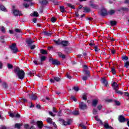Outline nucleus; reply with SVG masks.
Returning a JSON list of instances; mask_svg holds the SVG:
<instances>
[{
    "label": "nucleus",
    "instance_id": "f257e3e1",
    "mask_svg": "<svg viewBox=\"0 0 129 129\" xmlns=\"http://www.w3.org/2000/svg\"><path fill=\"white\" fill-rule=\"evenodd\" d=\"M14 73L18 76L19 79L23 80L25 78V72L23 70H21L20 68L17 67L15 69Z\"/></svg>",
    "mask_w": 129,
    "mask_h": 129
},
{
    "label": "nucleus",
    "instance_id": "f03ea898",
    "mask_svg": "<svg viewBox=\"0 0 129 129\" xmlns=\"http://www.w3.org/2000/svg\"><path fill=\"white\" fill-rule=\"evenodd\" d=\"M59 121L61 122L62 125H70L72 122V119H68L66 121L63 119H59Z\"/></svg>",
    "mask_w": 129,
    "mask_h": 129
},
{
    "label": "nucleus",
    "instance_id": "7ed1b4c3",
    "mask_svg": "<svg viewBox=\"0 0 129 129\" xmlns=\"http://www.w3.org/2000/svg\"><path fill=\"white\" fill-rule=\"evenodd\" d=\"M10 49H11V51H13V53L14 54L19 52V49H18V47H17L16 43H13L11 45H10Z\"/></svg>",
    "mask_w": 129,
    "mask_h": 129
},
{
    "label": "nucleus",
    "instance_id": "20e7f679",
    "mask_svg": "<svg viewBox=\"0 0 129 129\" xmlns=\"http://www.w3.org/2000/svg\"><path fill=\"white\" fill-rule=\"evenodd\" d=\"M49 62H51L52 65H56V66H59V65H61V62L60 61H58V59H54L52 57L49 58Z\"/></svg>",
    "mask_w": 129,
    "mask_h": 129
},
{
    "label": "nucleus",
    "instance_id": "39448f33",
    "mask_svg": "<svg viewBox=\"0 0 129 129\" xmlns=\"http://www.w3.org/2000/svg\"><path fill=\"white\" fill-rule=\"evenodd\" d=\"M79 108L81 110H85V109H87V105L83 102H80L79 103Z\"/></svg>",
    "mask_w": 129,
    "mask_h": 129
},
{
    "label": "nucleus",
    "instance_id": "423d86ee",
    "mask_svg": "<svg viewBox=\"0 0 129 129\" xmlns=\"http://www.w3.org/2000/svg\"><path fill=\"white\" fill-rule=\"evenodd\" d=\"M100 15L101 16V17H105L108 15V12L106 9L103 8L101 9L100 11Z\"/></svg>",
    "mask_w": 129,
    "mask_h": 129
},
{
    "label": "nucleus",
    "instance_id": "0eeeda50",
    "mask_svg": "<svg viewBox=\"0 0 129 129\" xmlns=\"http://www.w3.org/2000/svg\"><path fill=\"white\" fill-rule=\"evenodd\" d=\"M118 120L120 122H124V121H127L128 119H126L122 115H120L118 117Z\"/></svg>",
    "mask_w": 129,
    "mask_h": 129
},
{
    "label": "nucleus",
    "instance_id": "6e6552de",
    "mask_svg": "<svg viewBox=\"0 0 129 129\" xmlns=\"http://www.w3.org/2000/svg\"><path fill=\"white\" fill-rule=\"evenodd\" d=\"M36 124L38 128L40 129L43 128V126H44V122L42 121L39 120L36 122Z\"/></svg>",
    "mask_w": 129,
    "mask_h": 129
},
{
    "label": "nucleus",
    "instance_id": "1a4fd4ad",
    "mask_svg": "<svg viewBox=\"0 0 129 129\" xmlns=\"http://www.w3.org/2000/svg\"><path fill=\"white\" fill-rule=\"evenodd\" d=\"M13 14H14V16H19L20 17H21V16L23 15V14H22V12H20V10H14Z\"/></svg>",
    "mask_w": 129,
    "mask_h": 129
},
{
    "label": "nucleus",
    "instance_id": "9d476101",
    "mask_svg": "<svg viewBox=\"0 0 129 129\" xmlns=\"http://www.w3.org/2000/svg\"><path fill=\"white\" fill-rule=\"evenodd\" d=\"M28 96L31 100H36L38 98V97L34 94H32L31 95L30 94H28Z\"/></svg>",
    "mask_w": 129,
    "mask_h": 129
},
{
    "label": "nucleus",
    "instance_id": "9b49d317",
    "mask_svg": "<svg viewBox=\"0 0 129 129\" xmlns=\"http://www.w3.org/2000/svg\"><path fill=\"white\" fill-rule=\"evenodd\" d=\"M83 13H86L88 14V13H90L91 12V9L88 7H83Z\"/></svg>",
    "mask_w": 129,
    "mask_h": 129
},
{
    "label": "nucleus",
    "instance_id": "f8f14e48",
    "mask_svg": "<svg viewBox=\"0 0 129 129\" xmlns=\"http://www.w3.org/2000/svg\"><path fill=\"white\" fill-rule=\"evenodd\" d=\"M89 6L92 8V9H98V5L93 4V1H90Z\"/></svg>",
    "mask_w": 129,
    "mask_h": 129
},
{
    "label": "nucleus",
    "instance_id": "ddd939ff",
    "mask_svg": "<svg viewBox=\"0 0 129 129\" xmlns=\"http://www.w3.org/2000/svg\"><path fill=\"white\" fill-rule=\"evenodd\" d=\"M103 125L105 129H112V127L109 125L108 122H104V124L103 123Z\"/></svg>",
    "mask_w": 129,
    "mask_h": 129
},
{
    "label": "nucleus",
    "instance_id": "4468645a",
    "mask_svg": "<svg viewBox=\"0 0 129 129\" xmlns=\"http://www.w3.org/2000/svg\"><path fill=\"white\" fill-rule=\"evenodd\" d=\"M61 45L62 47H67V46H69V41L67 40H62L61 41Z\"/></svg>",
    "mask_w": 129,
    "mask_h": 129
},
{
    "label": "nucleus",
    "instance_id": "2eb2a0df",
    "mask_svg": "<svg viewBox=\"0 0 129 129\" xmlns=\"http://www.w3.org/2000/svg\"><path fill=\"white\" fill-rule=\"evenodd\" d=\"M112 87H113L114 90H117V89H119L118 88V85H117V83H116L115 82H113V83L111 84Z\"/></svg>",
    "mask_w": 129,
    "mask_h": 129
},
{
    "label": "nucleus",
    "instance_id": "dca6fc26",
    "mask_svg": "<svg viewBox=\"0 0 129 129\" xmlns=\"http://www.w3.org/2000/svg\"><path fill=\"white\" fill-rule=\"evenodd\" d=\"M128 12L129 9L127 7H121L119 9L117 10V12Z\"/></svg>",
    "mask_w": 129,
    "mask_h": 129
},
{
    "label": "nucleus",
    "instance_id": "f3484780",
    "mask_svg": "<svg viewBox=\"0 0 129 129\" xmlns=\"http://www.w3.org/2000/svg\"><path fill=\"white\" fill-rule=\"evenodd\" d=\"M40 62L39 64L40 65H43V62H44V61H46V59H47V57L44 55L43 56H41L40 57Z\"/></svg>",
    "mask_w": 129,
    "mask_h": 129
},
{
    "label": "nucleus",
    "instance_id": "a211bd4d",
    "mask_svg": "<svg viewBox=\"0 0 129 129\" xmlns=\"http://www.w3.org/2000/svg\"><path fill=\"white\" fill-rule=\"evenodd\" d=\"M98 103V100H97V99H94L92 101V106H94V107H96Z\"/></svg>",
    "mask_w": 129,
    "mask_h": 129
},
{
    "label": "nucleus",
    "instance_id": "6ab92c4d",
    "mask_svg": "<svg viewBox=\"0 0 129 129\" xmlns=\"http://www.w3.org/2000/svg\"><path fill=\"white\" fill-rule=\"evenodd\" d=\"M26 43L29 46H31L33 43H35V41L33 40L32 39H28L26 40Z\"/></svg>",
    "mask_w": 129,
    "mask_h": 129
},
{
    "label": "nucleus",
    "instance_id": "aec40b11",
    "mask_svg": "<svg viewBox=\"0 0 129 129\" xmlns=\"http://www.w3.org/2000/svg\"><path fill=\"white\" fill-rule=\"evenodd\" d=\"M0 11H2V12H7L8 10L5 6L0 4Z\"/></svg>",
    "mask_w": 129,
    "mask_h": 129
},
{
    "label": "nucleus",
    "instance_id": "412c9836",
    "mask_svg": "<svg viewBox=\"0 0 129 129\" xmlns=\"http://www.w3.org/2000/svg\"><path fill=\"white\" fill-rule=\"evenodd\" d=\"M95 119L96 121H99L100 124L103 125V122L100 119L98 118V115H96L95 116Z\"/></svg>",
    "mask_w": 129,
    "mask_h": 129
},
{
    "label": "nucleus",
    "instance_id": "4be33fe9",
    "mask_svg": "<svg viewBox=\"0 0 129 129\" xmlns=\"http://www.w3.org/2000/svg\"><path fill=\"white\" fill-rule=\"evenodd\" d=\"M21 126H23V124L16 123L15 124L14 128H18V129H21Z\"/></svg>",
    "mask_w": 129,
    "mask_h": 129
},
{
    "label": "nucleus",
    "instance_id": "5701e85b",
    "mask_svg": "<svg viewBox=\"0 0 129 129\" xmlns=\"http://www.w3.org/2000/svg\"><path fill=\"white\" fill-rule=\"evenodd\" d=\"M121 60L124 62L127 61L128 60V57L126 55H122Z\"/></svg>",
    "mask_w": 129,
    "mask_h": 129
},
{
    "label": "nucleus",
    "instance_id": "b1692460",
    "mask_svg": "<svg viewBox=\"0 0 129 129\" xmlns=\"http://www.w3.org/2000/svg\"><path fill=\"white\" fill-rule=\"evenodd\" d=\"M40 52L42 55H47V54H48V51L44 49H40Z\"/></svg>",
    "mask_w": 129,
    "mask_h": 129
},
{
    "label": "nucleus",
    "instance_id": "393cba45",
    "mask_svg": "<svg viewBox=\"0 0 129 129\" xmlns=\"http://www.w3.org/2000/svg\"><path fill=\"white\" fill-rule=\"evenodd\" d=\"M53 42H54V43H55L56 45H61V43H62V41H61L60 39H58V40H57L54 39Z\"/></svg>",
    "mask_w": 129,
    "mask_h": 129
},
{
    "label": "nucleus",
    "instance_id": "a878e982",
    "mask_svg": "<svg viewBox=\"0 0 129 129\" xmlns=\"http://www.w3.org/2000/svg\"><path fill=\"white\" fill-rule=\"evenodd\" d=\"M59 11L61 12V13H66V10H65V7L64 6L59 7Z\"/></svg>",
    "mask_w": 129,
    "mask_h": 129
},
{
    "label": "nucleus",
    "instance_id": "bb28decb",
    "mask_svg": "<svg viewBox=\"0 0 129 129\" xmlns=\"http://www.w3.org/2000/svg\"><path fill=\"white\" fill-rule=\"evenodd\" d=\"M102 82L103 84H104V86H107L108 83L107 82V81H106L105 78H103L102 79Z\"/></svg>",
    "mask_w": 129,
    "mask_h": 129
},
{
    "label": "nucleus",
    "instance_id": "cd10ccee",
    "mask_svg": "<svg viewBox=\"0 0 129 129\" xmlns=\"http://www.w3.org/2000/svg\"><path fill=\"white\" fill-rule=\"evenodd\" d=\"M67 6L68 7V8H70L71 9H72L73 10H75V6L72 5V4L70 3H67Z\"/></svg>",
    "mask_w": 129,
    "mask_h": 129
},
{
    "label": "nucleus",
    "instance_id": "c85d7f7f",
    "mask_svg": "<svg viewBox=\"0 0 129 129\" xmlns=\"http://www.w3.org/2000/svg\"><path fill=\"white\" fill-rule=\"evenodd\" d=\"M117 22L116 21H110V25L111 27H113L114 26H116V24Z\"/></svg>",
    "mask_w": 129,
    "mask_h": 129
},
{
    "label": "nucleus",
    "instance_id": "c756f323",
    "mask_svg": "<svg viewBox=\"0 0 129 129\" xmlns=\"http://www.w3.org/2000/svg\"><path fill=\"white\" fill-rule=\"evenodd\" d=\"M54 80L56 82H60L61 81V77H54Z\"/></svg>",
    "mask_w": 129,
    "mask_h": 129
},
{
    "label": "nucleus",
    "instance_id": "7c9ffc66",
    "mask_svg": "<svg viewBox=\"0 0 129 129\" xmlns=\"http://www.w3.org/2000/svg\"><path fill=\"white\" fill-rule=\"evenodd\" d=\"M115 13V11L113 10H110L108 12V15H110V16H112V15H114Z\"/></svg>",
    "mask_w": 129,
    "mask_h": 129
},
{
    "label": "nucleus",
    "instance_id": "2f4dec72",
    "mask_svg": "<svg viewBox=\"0 0 129 129\" xmlns=\"http://www.w3.org/2000/svg\"><path fill=\"white\" fill-rule=\"evenodd\" d=\"M43 34L45 36H47V37H51L52 33L50 32H47V31H44Z\"/></svg>",
    "mask_w": 129,
    "mask_h": 129
},
{
    "label": "nucleus",
    "instance_id": "473e14b6",
    "mask_svg": "<svg viewBox=\"0 0 129 129\" xmlns=\"http://www.w3.org/2000/svg\"><path fill=\"white\" fill-rule=\"evenodd\" d=\"M84 75H87V76H88V77H89V75L90 74V71H88V70H85L84 71Z\"/></svg>",
    "mask_w": 129,
    "mask_h": 129
},
{
    "label": "nucleus",
    "instance_id": "72a5a7b5",
    "mask_svg": "<svg viewBox=\"0 0 129 129\" xmlns=\"http://www.w3.org/2000/svg\"><path fill=\"white\" fill-rule=\"evenodd\" d=\"M35 73H36V72L35 71H30L29 72L27 73L26 74L28 75L29 76H32L33 75L34 76Z\"/></svg>",
    "mask_w": 129,
    "mask_h": 129
},
{
    "label": "nucleus",
    "instance_id": "f704fd0d",
    "mask_svg": "<svg viewBox=\"0 0 129 129\" xmlns=\"http://www.w3.org/2000/svg\"><path fill=\"white\" fill-rule=\"evenodd\" d=\"M46 121L48 123H49V124H52V123H53V122L52 121V118L50 117H48Z\"/></svg>",
    "mask_w": 129,
    "mask_h": 129
},
{
    "label": "nucleus",
    "instance_id": "c9c22d12",
    "mask_svg": "<svg viewBox=\"0 0 129 129\" xmlns=\"http://www.w3.org/2000/svg\"><path fill=\"white\" fill-rule=\"evenodd\" d=\"M115 93L117 94H119L120 95H122V94H123V92L118 90V89L116 90Z\"/></svg>",
    "mask_w": 129,
    "mask_h": 129
},
{
    "label": "nucleus",
    "instance_id": "e433bc0d",
    "mask_svg": "<svg viewBox=\"0 0 129 129\" xmlns=\"http://www.w3.org/2000/svg\"><path fill=\"white\" fill-rule=\"evenodd\" d=\"M30 16H33V17H39V13H38L37 12L35 11L32 15L30 14Z\"/></svg>",
    "mask_w": 129,
    "mask_h": 129
},
{
    "label": "nucleus",
    "instance_id": "4c0bfd02",
    "mask_svg": "<svg viewBox=\"0 0 129 129\" xmlns=\"http://www.w3.org/2000/svg\"><path fill=\"white\" fill-rule=\"evenodd\" d=\"M111 72L113 74V75H115L116 74V72L115 71V69L114 67L111 68Z\"/></svg>",
    "mask_w": 129,
    "mask_h": 129
},
{
    "label": "nucleus",
    "instance_id": "58836bf2",
    "mask_svg": "<svg viewBox=\"0 0 129 129\" xmlns=\"http://www.w3.org/2000/svg\"><path fill=\"white\" fill-rule=\"evenodd\" d=\"M2 86H3V88H5V89H7V88H8V87H9L8 84L6 82H4L2 84Z\"/></svg>",
    "mask_w": 129,
    "mask_h": 129
},
{
    "label": "nucleus",
    "instance_id": "ea45409f",
    "mask_svg": "<svg viewBox=\"0 0 129 129\" xmlns=\"http://www.w3.org/2000/svg\"><path fill=\"white\" fill-rule=\"evenodd\" d=\"M124 67H125V68H128V67H129V61H128L124 62Z\"/></svg>",
    "mask_w": 129,
    "mask_h": 129
},
{
    "label": "nucleus",
    "instance_id": "a19ab883",
    "mask_svg": "<svg viewBox=\"0 0 129 129\" xmlns=\"http://www.w3.org/2000/svg\"><path fill=\"white\" fill-rule=\"evenodd\" d=\"M113 102L115 103V105H117V106H119V105H120V102L118 101H116V100H114Z\"/></svg>",
    "mask_w": 129,
    "mask_h": 129
},
{
    "label": "nucleus",
    "instance_id": "79ce46f5",
    "mask_svg": "<svg viewBox=\"0 0 129 129\" xmlns=\"http://www.w3.org/2000/svg\"><path fill=\"white\" fill-rule=\"evenodd\" d=\"M72 114H74V115H78V114H79V111H77V110L73 111Z\"/></svg>",
    "mask_w": 129,
    "mask_h": 129
},
{
    "label": "nucleus",
    "instance_id": "37998d69",
    "mask_svg": "<svg viewBox=\"0 0 129 129\" xmlns=\"http://www.w3.org/2000/svg\"><path fill=\"white\" fill-rule=\"evenodd\" d=\"M58 56H59V57H61V58H62V59H65V58H66V56L63 54H62V53L59 52L58 53Z\"/></svg>",
    "mask_w": 129,
    "mask_h": 129
},
{
    "label": "nucleus",
    "instance_id": "c03bdc74",
    "mask_svg": "<svg viewBox=\"0 0 129 129\" xmlns=\"http://www.w3.org/2000/svg\"><path fill=\"white\" fill-rule=\"evenodd\" d=\"M7 67H8V69H13V68H14V66H13L11 63H8Z\"/></svg>",
    "mask_w": 129,
    "mask_h": 129
},
{
    "label": "nucleus",
    "instance_id": "a18cd8bd",
    "mask_svg": "<svg viewBox=\"0 0 129 129\" xmlns=\"http://www.w3.org/2000/svg\"><path fill=\"white\" fill-rule=\"evenodd\" d=\"M64 52L67 53V54H69V53H70V50L69 49V48H65L64 49Z\"/></svg>",
    "mask_w": 129,
    "mask_h": 129
},
{
    "label": "nucleus",
    "instance_id": "49530a36",
    "mask_svg": "<svg viewBox=\"0 0 129 129\" xmlns=\"http://www.w3.org/2000/svg\"><path fill=\"white\" fill-rule=\"evenodd\" d=\"M71 99L75 101V102H76V101H77V99H76V98H75V96H71Z\"/></svg>",
    "mask_w": 129,
    "mask_h": 129
},
{
    "label": "nucleus",
    "instance_id": "de8ad7c7",
    "mask_svg": "<svg viewBox=\"0 0 129 129\" xmlns=\"http://www.w3.org/2000/svg\"><path fill=\"white\" fill-rule=\"evenodd\" d=\"M94 48L95 52H99V51L100 50V49L99 48H98V47H97V46H95L94 47Z\"/></svg>",
    "mask_w": 129,
    "mask_h": 129
},
{
    "label": "nucleus",
    "instance_id": "09e8293b",
    "mask_svg": "<svg viewBox=\"0 0 129 129\" xmlns=\"http://www.w3.org/2000/svg\"><path fill=\"white\" fill-rule=\"evenodd\" d=\"M94 41L93 40H91L89 44V46H91V47H92V46H95V44L93 43Z\"/></svg>",
    "mask_w": 129,
    "mask_h": 129
},
{
    "label": "nucleus",
    "instance_id": "8fccbe9b",
    "mask_svg": "<svg viewBox=\"0 0 129 129\" xmlns=\"http://www.w3.org/2000/svg\"><path fill=\"white\" fill-rule=\"evenodd\" d=\"M41 4H42V5H47L48 1H47V0L42 1L41 2Z\"/></svg>",
    "mask_w": 129,
    "mask_h": 129
},
{
    "label": "nucleus",
    "instance_id": "3c124183",
    "mask_svg": "<svg viewBox=\"0 0 129 129\" xmlns=\"http://www.w3.org/2000/svg\"><path fill=\"white\" fill-rule=\"evenodd\" d=\"M56 21H57V19L55 17H52L51 19V21L52 23H55L56 22Z\"/></svg>",
    "mask_w": 129,
    "mask_h": 129
},
{
    "label": "nucleus",
    "instance_id": "603ef678",
    "mask_svg": "<svg viewBox=\"0 0 129 129\" xmlns=\"http://www.w3.org/2000/svg\"><path fill=\"white\" fill-rule=\"evenodd\" d=\"M97 108L98 109V110H101L102 109V105L101 104H99L97 106Z\"/></svg>",
    "mask_w": 129,
    "mask_h": 129
},
{
    "label": "nucleus",
    "instance_id": "864d4df0",
    "mask_svg": "<svg viewBox=\"0 0 129 129\" xmlns=\"http://www.w3.org/2000/svg\"><path fill=\"white\" fill-rule=\"evenodd\" d=\"M80 126H81L82 129H86V126L83 124V123L80 124Z\"/></svg>",
    "mask_w": 129,
    "mask_h": 129
},
{
    "label": "nucleus",
    "instance_id": "5fc2aeb1",
    "mask_svg": "<svg viewBox=\"0 0 129 129\" xmlns=\"http://www.w3.org/2000/svg\"><path fill=\"white\" fill-rule=\"evenodd\" d=\"M88 79V76H84L82 78V80H83L84 81L87 80Z\"/></svg>",
    "mask_w": 129,
    "mask_h": 129
},
{
    "label": "nucleus",
    "instance_id": "6e6d98bb",
    "mask_svg": "<svg viewBox=\"0 0 129 129\" xmlns=\"http://www.w3.org/2000/svg\"><path fill=\"white\" fill-rule=\"evenodd\" d=\"M82 98L83 100H87V95H86V94L83 95Z\"/></svg>",
    "mask_w": 129,
    "mask_h": 129
},
{
    "label": "nucleus",
    "instance_id": "4d7b16f0",
    "mask_svg": "<svg viewBox=\"0 0 129 129\" xmlns=\"http://www.w3.org/2000/svg\"><path fill=\"white\" fill-rule=\"evenodd\" d=\"M15 32L16 33H22V30H21V29L16 28L15 29Z\"/></svg>",
    "mask_w": 129,
    "mask_h": 129
},
{
    "label": "nucleus",
    "instance_id": "13d9d810",
    "mask_svg": "<svg viewBox=\"0 0 129 129\" xmlns=\"http://www.w3.org/2000/svg\"><path fill=\"white\" fill-rule=\"evenodd\" d=\"M27 100L26 99H25V98H22L20 100V102H27Z\"/></svg>",
    "mask_w": 129,
    "mask_h": 129
},
{
    "label": "nucleus",
    "instance_id": "bf43d9fd",
    "mask_svg": "<svg viewBox=\"0 0 129 129\" xmlns=\"http://www.w3.org/2000/svg\"><path fill=\"white\" fill-rule=\"evenodd\" d=\"M24 128L26 129H29V127L30 126V125L29 124H25L24 125Z\"/></svg>",
    "mask_w": 129,
    "mask_h": 129
},
{
    "label": "nucleus",
    "instance_id": "052dcab7",
    "mask_svg": "<svg viewBox=\"0 0 129 129\" xmlns=\"http://www.w3.org/2000/svg\"><path fill=\"white\" fill-rule=\"evenodd\" d=\"M1 31L3 32V33H6V28H5V27L2 26L1 28Z\"/></svg>",
    "mask_w": 129,
    "mask_h": 129
},
{
    "label": "nucleus",
    "instance_id": "680f3d73",
    "mask_svg": "<svg viewBox=\"0 0 129 129\" xmlns=\"http://www.w3.org/2000/svg\"><path fill=\"white\" fill-rule=\"evenodd\" d=\"M58 116H62V110H59L57 113Z\"/></svg>",
    "mask_w": 129,
    "mask_h": 129
},
{
    "label": "nucleus",
    "instance_id": "e2e57ef3",
    "mask_svg": "<svg viewBox=\"0 0 129 129\" xmlns=\"http://www.w3.org/2000/svg\"><path fill=\"white\" fill-rule=\"evenodd\" d=\"M15 114H16V113H10V116L11 117H15Z\"/></svg>",
    "mask_w": 129,
    "mask_h": 129
},
{
    "label": "nucleus",
    "instance_id": "0e129e2a",
    "mask_svg": "<svg viewBox=\"0 0 129 129\" xmlns=\"http://www.w3.org/2000/svg\"><path fill=\"white\" fill-rule=\"evenodd\" d=\"M93 114H97V110L96 109H93Z\"/></svg>",
    "mask_w": 129,
    "mask_h": 129
},
{
    "label": "nucleus",
    "instance_id": "69168bd1",
    "mask_svg": "<svg viewBox=\"0 0 129 129\" xmlns=\"http://www.w3.org/2000/svg\"><path fill=\"white\" fill-rule=\"evenodd\" d=\"M74 89L75 91H79V88L78 87H74Z\"/></svg>",
    "mask_w": 129,
    "mask_h": 129
},
{
    "label": "nucleus",
    "instance_id": "338daca9",
    "mask_svg": "<svg viewBox=\"0 0 129 129\" xmlns=\"http://www.w3.org/2000/svg\"><path fill=\"white\" fill-rule=\"evenodd\" d=\"M15 117H17V118H20V117H21V115H20L19 113L15 114Z\"/></svg>",
    "mask_w": 129,
    "mask_h": 129
},
{
    "label": "nucleus",
    "instance_id": "774afa93",
    "mask_svg": "<svg viewBox=\"0 0 129 129\" xmlns=\"http://www.w3.org/2000/svg\"><path fill=\"white\" fill-rule=\"evenodd\" d=\"M52 125H53L55 128H57V125L56 124V123H55V122H53L52 123Z\"/></svg>",
    "mask_w": 129,
    "mask_h": 129
}]
</instances>
